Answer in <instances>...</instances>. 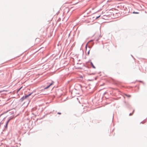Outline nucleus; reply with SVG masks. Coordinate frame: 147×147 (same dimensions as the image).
I'll return each instance as SVG.
<instances>
[{
  "label": "nucleus",
  "instance_id": "nucleus-1",
  "mask_svg": "<svg viewBox=\"0 0 147 147\" xmlns=\"http://www.w3.org/2000/svg\"><path fill=\"white\" fill-rule=\"evenodd\" d=\"M32 94V93H30L28 94V95H26L24 96L21 99V100L22 101H23L24 99H25L27 97H28V96H30Z\"/></svg>",
  "mask_w": 147,
  "mask_h": 147
},
{
  "label": "nucleus",
  "instance_id": "nucleus-11",
  "mask_svg": "<svg viewBox=\"0 0 147 147\" xmlns=\"http://www.w3.org/2000/svg\"><path fill=\"white\" fill-rule=\"evenodd\" d=\"M132 115V114L130 113V114H129V115Z\"/></svg>",
  "mask_w": 147,
  "mask_h": 147
},
{
  "label": "nucleus",
  "instance_id": "nucleus-3",
  "mask_svg": "<svg viewBox=\"0 0 147 147\" xmlns=\"http://www.w3.org/2000/svg\"><path fill=\"white\" fill-rule=\"evenodd\" d=\"M91 64L92 65V67L94 68H95V67L94 66V65H93V64L92 63V62H91Z\"/></svg>",
  "mask_w": 147,
  "mask_h": 147
},
{
  "label": "nucleus",
  "instance_id": "nucleus-9",
  "mask_svg": "<svg viewBox=\"0 0 147 147\" xmlns=\"http://www.w3.org/2000/svg\"><path fill=\"white\" fill-rule=\"evenodd\" d=\"M90 53V51H89L88 53V54L89 55Z\"/></svg>",
  "mask_w": 147,
  "mask_h": 147
},
{
  "label": "nucleus",
  "instance_id": "nucleus-7",
  "mask_svg": "<svg viewBox=\"0 0 147 147\" xmlns=\"http://www.w3.org/2000/svg\"><path fill=\"white\" fill-rule=\"evenodd\" d=\"M100 15H99V16H98V17H97L96 18V19H98V18L99 17H100Z\"/></svg>",
  "mask_w": 147,
  "mask_h": 147
},
{
  "label": "nucleus",
  "instance_id": "nucleus-4",
  "mask_svg": "<svg viewBox=\"0 0 147 147\" xmlns=\"http://www.w3.org/2000/svg\"><path fill=\"white\" fill-rule=\"evenodd\" d=\"M125 96H127V97L129 98L131 97V95H128L127 94H125Z\"/></svg>",
  "mask_w": 147,
  "mask_h": 147
},
{
  "label": "nucleus",
  "instance_id": "nucleus-2",
  "mask_svg": "<svg viewBox=\"0 0 147 147\" xmlns=\"http://www.w3.org/2000/svg\"><path fill=\"white\" fill-rule=\"evenodd\" d=\"M54 83V82H52V83H51L49 86H47V87H46L45 88V89H47V88H49L52 85H53V84Z\"/></svg>",
  "mask_w": 147,
  "mask_h": 147
},
{
  "label": "nucleus",
  "instance_id": "nucleus-6",
  "mask_svg": "<svg viewBox=\"0 0 147 147\" xmlns=\"http://www.w3.org/2000/svg\"><path fill=\"white\" fill-rule=\"evenodd\" d=\"M89 43V42H88L86 45V49H87V45H88V43Z\"/></svg>",
  "mask_w": 147,
  "mask_h": 147
},
{
  "label": "nucleus",
  "instance_id": "nucleus-5",
  "mask_svg": "<svg viewBox=\"0 0 147 147\" xmlns=\"http://www.w3.org/2000/svg\"><path fill=\"white\" fill-rule=\"evenodd\" d=\"M133 13L138 14V13H139L138 12H133Z\"/></svg>",
  "mask_w": 147,
  "mask_h": 147
},
{
  "label": "nucleus",
  "instance_id": "nucleus-10",
  "mask_svg": "<svg viewBox=\"0 0 147 147\" xmlns=\"http://www.w3.org/2000/svg\"><path fill=\"white\" fill-rule=\"evenodd\" d=\"M57 114H59V115H60V114H61V113H57Z\"/></svg>",
  "mask_w": 147,
  "mask_h": 147
},
{
  "label": "nucleus",
  "instance_id": "nucleus-8",
  "mask_svg": "<svg viewBox=\"0 0 147 147\" xmlns=\"http://www.w3.org/2000/svg\"><path fill=\"white\" fill-rule=\"evenodd\" d=\"M9 121H7V123H6V126H7V124H8V123Z\"/></svg>",
  "mask_w": 147,
  "mask_h": 147
}]
</instances>
